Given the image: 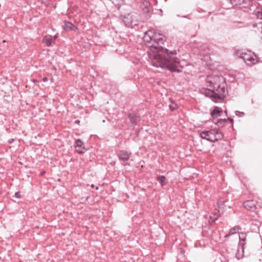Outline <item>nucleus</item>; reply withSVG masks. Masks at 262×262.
Wrapping results in <instances>:
<instances>
[{
	"label": "nucleus",
	"instance_id": "f257e3e1",
	"mask_svg": "<svg viewBox=\"0 0 262 262\" xmlns=\"http://www.w3.org/2000/svg\"><path fill=\"white\" fill-rule=\"evenodd\" d=\"M165 41L164 36L162 34L153 31V43L147 45L152 52H157L151 59V64L157 68L167 69L172 72L180 73L182 71L179 67L183 68L181 64L180 60L174 55L177 54V51L174 50L169 51V50L163 48L160 44H163Z\"/></svg>",
	"mask_w": 262,
	"mask_h": 262
},
{
	"label": "nucleus",
	"instance_id": "f03ea898",
	"mask_svg": "<svg viewBox=\"0 0 262 262\" xmlns=\"http://www.w3.org/2000/svg\"><path fill=\"white\" fill-rule=\"evenodd\" d=\"M206 85L209 88H202L201 92L210 97L213 100H223L226 97L225 84L221 83V77L218 76H208L205 80Z\"/></svg>",
	"mask_w": 262,
	"mask_h": 262
},
{
	"label": "nucleus",
	"instance_id": "7ed1b4c3",
	"mask_svg": "<svg viewBox=\"0 0 262 262\" xmlns=\"http://www.w3.org/2000/svg\"><path fill=\"white\" fill-rule=\"evenodd\" d=\"M200 137L209 141L215 142L222 140L224 138V134L218 129H213L202 132L200 133Z\"/></svg>",
	"mask_w": 262,
	"mask_h": 262
},
{
	"label": "nucleus",
	"instance_id": "20e7f679",
	"mask_svg": "<svg viewBox=\"0 0 262 262\" xmlns=\"http://www.w3.org/2000/svg\"><path fill=\"white\" fill-rule=\"evenodd\" d=\"M137 17L136 13H130L124 16L122 20L126 26L132 28L138 25Z\"/></svg>",
	"mask_w": 262,
	"mask_h": 262
},
{
	"label": "nucleus",
	"instance_id": "39448f33",
	"mask_svg": "<svg viewBox=\"0 0 262 262\" xmlns=\"http://www.w3.org/2000/svg\"><path fill=\"white\" fill-rule=\"evenodd\" d=\"M240 58H242L248 66H251L255 63L256 58H254V56L251 52L249 53H242Z\"/></svg>",
	"mask_w": 262,
	"mask_h": 262
},
{
	"label": "nucleus",
	"instance_id": "423d86ee",
	"mask_svg": "<svg viewBox=\"0 0 262 262\" xmlns=\"http://www.w3.org/2000/svg\"><path fill=\"white\" fill-rule=\"evenodd\" d=\"M257 202L254 200H247L244 202V206L245 208L251 211H255L256 209Z\"/></svg>",
	"mask_w": 262,
	"mask_h": 262
},
{
	"label": "nucleus",
	"instance_id": "0eeeda50",
	"mask_svg": "<svg viewBox=\"0 0 262 262\" xmlns=\"http://www.w3.org/2000/svg\"><path fill=\"white\" fill-rule=\"evenodd\" d=\"M143 40L146 42L148 45H151L153 43V31L148 30L144 33L143 36Z\"/></svg>",
	"mask_w": 262,
	"mask_h": 262
},
{
	"label": "nucleus",
	"instance_id": "6e6552de",
	"mask_svg": "<svg viewBox=\"0 0 262 262\" xmlns=\"http://www.w3.org/2000/svg\"><path fill=\"white\" fill-rule=\"evenodd\" d=\"M118 157L120 160L126 162L130 158V154L125 150H120L118 154Z\"/></svg>",
	"mask_w": 262,
	"mask_h": 262
},
{
	"label": "nucleus",
	"instance_id": "1a4fd4ad",
	"mask_svg": "<svg viewBox=\"0 0 262 262\" xmlns=\"http://www.w3.org/2000/svg\"><path fill=\"white\" fill-rule=\"evenodd\" d=\"M141 8L144 14H148L150 12V4L148 2L144 1L141 4Z\"/></svg>",
	"mask_w": 262,
	"mask_h": 262
},
{
	"label": "nucleus",
	"instance_id": "9d476101",
	"mask_svg": "<svg viewBox=\"0 0 262 262\" xmlns=\"http://www.w3.org/2000/svg\"><path fill=\"white\" fill-rule=\"evenodd\" d=\"M239 242L238 243L239 246L244 247L246 244V234L244 232H241L239 234Z\"/></svg>",
	"mask_w": 262,
	"mask_h": 262
},
{
	"label": "nucleus",
	"instance_id": "9b49d317",
	"mask_svg": "<svg viewBox=\"0 0 262 262\" xmlns=\"http://www.w3.org/2000/svg\"><path fill=\"white\" fill-rule=\"evenodd\" d=\"M241 229L242 228L241 226H235L229 230V233L225 235V237L227 238L230 236V235L235 234L236 232L238 231L239 230H241Z\"/></svg>",
	"mask_w": 262,
	"mask_h": 262
},
{
	"label": "nucleus",
	"instance_id": "f8f14e48",
	"mask_svg": "<svg viewBox=\"0 0 262 262\" xmlns=\"http://www.w3.org/2000/svg\"><path fill=\"white\" fill-rule=\"evenodd\" d=\"M211 116L213 118H217L221 116L220 108L217 106H215L213 110L211 112Z\"/></svg>",
	"mask_w": 262,
	"mask_h": 262
},
{
	"label": "nucleus",
	"instance_id": "ddd939ff",
	"mask_svg": "<svg viewBox=\"0 0 262 262\" xmlns=\"http://www.w3.org/2000/svg\"><path fill=\"white\" fill-rule=\"evenodd\" d=\"M128 118H129L130 122L134 125H136L137 121L139 120V117L134 114L130 113L128 115Z\"/></svg>",
	"mask_w": 262,
	"mask_h": 262
},
{
	"label": "nucleus",
	"instance_id": "4468645a",
	"mask_svg": "<svg viewBox=\"0 0 262 262\" xmlns=\"http://www.w3.org/2000/svg\"><path fill=\"white\" fill-rule=\"evenodd\" d=\"M244 247L239 246L237 251L236 253V257L237 259H240L244 257Z\"/></svg>",
	"mask_w": 262,
	"mask_h": 262
},
{
	"label": "nucleus",
	"instance_id": "2eb2a0df",
	"mask_svg": "<svg viewBox=\"0 0 262 262\" xmlns=\"http://www.w3.org/2000/svg\"><path fill=\"white\" fill-rule=\"evenodd\" d=\"M249 0H230L231 4L234 6L241 5L244 3H246V1Z\"/></svg>",
	"mask_w": 262,
	"mask_h": 262
},
{
	"label": "nucleus",
	"instance_id": "dca6fc26",
	"mask_svg": "<svg viewBox=\"0 0 262 262\" xmlns=\"http://www.w3.org/2000/svg\"><path fill=\"white\" fill-rule=\"evenodd\" d=\"M74 26L70 22L65 21L63 28L66 31H70L73 30Z\"/></svg>",
	"mask_w": 262,
	"mask_h": 262
},
{
	"label": "nucleus",
	"instance_id": "f3484780",
	"mask_svg": "<svg viewBox=\"0 0 262 262\" xmlns=\"http://www.w3.org/2000/svg\"><path fill=\"white\" fill-rule=\"evenodd\" d=\"M157 181L160 183L162 186H163L166 184V178L164 176H161L157 178Z\"/></svg>",
	"mask_w": 262,
	"mask_h": 262
},
{
	"label": "nucleus",
	"instance_id": "a211bd4d",
	"mask_svg": "<svg viewBox=\"0 0 262 262\" xmlns=\"http://www.w3.org/2000/svg\"><path fill=\"white\" fill-rule=\"evenodd\" d=\"M75 148H81L82 147H84L83 145V143L82 142V141L78 139L77 140H76L75 141Z\"/></svg>",
	"mask_w": 262,
	"mask_h": 262
},
{
	"label": "nucleus",
	"instance_id": "6ab92c4d",
	"mask_svg": "<svg viewBox=\"0 0 262 262\" xmlns=\"http://www.w3.org/2000/svg\"><path fill=\"white\" fill-rule=\"evenodd\" d=\"M227 120L226 119H220L216 123L219 126H223L224 125V123L226 122Z\"/></svg>",
	"mask_w": 262,
	"mask_h": 262
},
{
	"label": "nucleus",
	"instance_id": "aec40b11",
	"mask_svg": "<svg viewBox=\"0 0 262 262\" xmlns=\"http://www.w3.org/2000/svg\"><path fill=\"white\" fill-rule=\"evenodd\" d=\"M86 151V149L84 147L76 149V151L79 154H83Z\"/></svg>",
	"mask_w": 262,
	"mask_h": 262
},
{
	"label": "nucleus",
	"instance_id": "412c9836",
	"mask_svg": "<svg viewBox=\"0 0 262 262\" xmlns=\"http://www.w3.org/2000/svg\"><path fill=\"white\" fill-rule=\"evenodd\" d=\"M116 6H119L123 3V0H110Z\"/></svg>",
	"mask_w": 262,
	"mask_h": 262
},
{
	"label": "nucleus",
	"instance_id": "4be33fe9",
	"mask_svg": "<svg viewBox=\"0 0 262 262\" xmlns=\"http://www.w3.org/2000/svg\"><path fill=\"white\" fill-rule=\"evenodd\" d=\"M256 26H258V30L257 32L262 34V23H259L258 24L256 25Z\"/></svg>",
	"mask_w": 262,
	"mask_h": 262
},
{
	"label": "nucleus",
	"instance_id": "5701e85b",
	"mask_svg": "<svg viewBox=\"0 0 262 262\" xmlns=\"http://www.w3.org/2000/svg\"><path fill=\"white\" fill-rule=\"evenodd\" d=\"M44 41L47 46H50L51 45V42L52 41V39H45Z\"/></svg>",
	"mask_w": 262,
	"mask_h": 262
},
{
	"label": "nucleus",
	"instance_id": "b1692460",
	"mask_svg": "<svg viewBox=\"0 0 262 262\" xmlns=\"http://www.w3.org/2000/svg\"><path fill=\"white\" fill-rule=\"evenodd\" d=\"M256 15L258 18L262 19V10L260 11H257Z\"/></svg>",
	"mask_w": 262,
	"mask_h": 262
},
{
	"label": "nucleus",
	"instance_id": "393cba45",
	"mask_svg": "<svg viewBox=\"0 0 262 262\" xmlns=\"http://www.w3.org/2000/svg\"><path fill=\"white\" fill-rule=\"evenodd\" d=\"M169 108L171 111H174L175 110L176 108H178V105L177 104H174V105H169Z\"/></svg>",
	"mask_w": 262,
	"mask_h": 262
},
{
	"label": "nucleus",
	"instance_id": "a878e982",
	"mask_svg": "<svg viewBox=\"0 0 262 262\" xmlns=\"http://www.w3.org/2000/svg\"><path fill=\"white\" fill-rule=\"evenodd\" d=\"M14 196L16 198L19 199L21 198V195L20 192H16L15 193Z\"/></svg>",
	"mask_w": 262,
	"mask_h": 262
},
{
	"label": "nucleus",
	"instance_id": "bb28decb",
	"mask_svg": "<svg viewBox=\"0 0 262 262\" xmlns=\"http://www.w3.org/2000/svg\"><path fill=\"white\" fill-rule=\"evenodd\" d=\"M13 141H14L13 139H10L8 140V143L10 144H11L12 143H13Z\"/></svg>",
	"mask_w": 262,
	"mask_h": 262
},
{
	"label": "nucleus",
	"instance_id": "cd10ccee",
	"mask_svg": "<svg viewBox=\"0 0 262 262\" xmlns=\"http://www.w3.org/2000/svg\"><path fill=\"white\" fill-rule=\"evenodd\" d=\"M42 80H43V82H47L48 80V79L47 77H44L42 79Z\"/></svg>",
	"mask_w": 262,
	"mask_h": 262
},
{
	"label": "nucleus",
	"instance_id": "c85d7f7f",
	"mask_svg": "<svg viewBox=\"0 0 262 262\" xmlns=\"http://www.w3.org/2000/svg\"><path fill=\"white\" fill-rule=\"evenodd\" d=\"M228 119L229 120V121H230V122L232 124L233 123V120L232 119H231V118H228Z\"/></svg>",
	"mask_w": 262,
	"mask_h": 262
},
{
	"label": "nucleus",
	"instance_id": "c756f323",
	"mask_svg": "<svg viewBox=\"0 0 262 262\" xmlns=\"http://www.w3.org/2000/svg\"><path fill=\"white\" fill-rule=\"evenodd\" d=\"M75 123H79L80 122V121L78 120H76L75 121Z\"/></svg>",
	"mask_w": 262,
	"mask_h": 262
},
{
	"label": "nucleus",
	"instance_id": "7c9ffc66",
	"mask_svg": "<svg viewBox=\"0 0 262 262\" xmlns=\"http://www.w3.org/2000/svg\"><path fill=\"white\" fill-rule=\"evenodd\" d=\"M94 187H95V186H94V184L91 185V187L92 188H94Z\"/></svg>",
	"mask_w": 262,
	"mask_h": 262
},
{
	"label": "nucleus",
	"instance_id": "2f4dec72",
	"mask_svg": "<svg viewBox=\"0 0 262 262\" xmlns=\"http://www.w3.org/2000/svg\"><path fill=\"white\" fill-rule=\"evenodd\" d=\"M96 189H98V187H96Z\"/></svg>",
	"mask_w": 262,
	"mask_h": 262
}]
</instances>
